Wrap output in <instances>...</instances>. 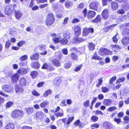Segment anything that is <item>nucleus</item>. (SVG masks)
Wrapping results in <instances>:
<instances>
[{
    "mask_svg": "<svg viewBox=\"0 0 129 129\" xmlns=\"http://www.w3.org/2000/svg\"><path fill=\"white\" fill-rule=\"evenodd\" d=\"M54 17L51 13H49L48 14L46 20V23L48 25H50L53 23L54 21Z\"/></svg>",
    "mask_w": 129,
    "mask_h": 129,
    "instance_id": "nucleus-1",
    "label": "nucleus"
},
{
    "mask_svg": "<svg viewBox=\"0 0 129 129\" xmlns=\"http://www.w3.org/2000/svg\"><path fill=\"white\" fill-rule=\"evenodd\" d=\"M23 115V111L21 110H16L13 111L12 116L14 118L19 119L21 118Z\"/></svg>",
    "mask_w": 129,
    "mask_h": 129,
    "instance_id": "nucleus-2",
    "label": "nucleus"
},
{
    "mask_svg": "<svg viewBox=\"0 0 129 129\" xmlns=\"http://www.w3.org/2000/svg\"><path fill=\"white\" fill-rule=\"evenodd\" d=\"M2 89L5 92H11L14 91L13 87L12 85H6L2 86Z\"/></svg>",
    "mask_w": 129,
    "mask_h": 129,
    "instance_id": "nucleus-3",
    "label": "nucleus"
},
{
    "mask_svg": "<svg viewBox=\"0 0 129 129\" xmlns=\"http://www.w3.org/2000/svg\"><path fill=\"white\" fill-rule=\"evenodd\" d=\"M99 5V3L98 1H93L90 4L89 7L91 9L97 10Z\"/></svg>",
    "mask_w": 129,
    "mask_h": 129,
    "instance_id": "nucleus-4",
    "label": "nucleus"
},
{
    "mask_svg": "<svg viewBox=\"0 0 129 129\" xmlns=\"http://www.w3.org/2000/svg\"><path fill=\"white\" fill-rule=\"evenodd\" d=\"M14 7L12 5L7 6L5 9V13L8 15L10 14L14 10Z\"/></svg>",
    "mask_w": 129,
    "mask_h": 129,
    "instance_id": "nucleus-5",
    "label": "nucleus"
},
{
    "mask_svg": "<svg viewBox=\"0 0 129 129\" xmlns=\"http://www.w3.org/2000/svg\"><path fill=\"white\" fill-rule=\"evenodd\" d=\"M50 36L53 37L52 40L55 43H57L59 42L61 39V37L60 36H57L56 34L54 33L51 34Z\"/></svg>",
    "mask_w": 129,
    "mask_h": 129,
    "instance_id": "nucleus-6",
    "label": "nucleus"
},
{
    "mask_svg": "<svg viewBox=\"0 0 129 129\" xmlns=\"http://www.w3.org/2000/svg\"><path fill=\"white\" fill-rule=\"evenodd\" d=\"M94 29L92 28H85L83 29V35L84 36H86L89 34L90 33H93Z\"/></svg>",
    "mask_w": 129,
    "mask_h": 129,
    "instance_id": "nucleus-7",
    "label": "nucleus"
},
{
    "mask_svg": "<svg viewBox=\"0 0 129 129\" xmlns=\"http://www.w3.org/2000/svg\"><path fill=\"white\" fill-rule=\"evenodd\" d=\"M74 29L75 35L76 36L80 35L81 33V29L79 26L76 25L74 26Z\"/></svg>",
    "mask_w": 129,
    "mask_h": 129,
    "instance_id": "nucleus-8",
    "label": "nucleus"
},
{
    "mask_svg": "<svg viewBox=\"0 0 129 129\" xmlns=\"http://www.w3.org/2000/svg\"><path fill=\"white\" fill-rule=\"evenodd\" d=\"M109 11L108 9H104L103 11L102 15L104 19H107L108 17Z\"/></svg>",
    "mask_w": 129,
    "mask_h": 129,
    "instance_id": "nucleus-9",
    "label": "nucleus"
},
{
    "mask_svg": "<svg viewBox=\"0 0 129 129\" xmlns=\"http://www.w3.org/2000/svg\"><path fill=\"white\" fill-rule=\"evenodd\" d=\"M36 117L38 119H39L41 120H43L44 117L46 116V115L42 111H38L36 113Z\"/></svg>",
    "mask_w": 129,
    "mask_h": 129,
    "instance_id": "nucleus-10",
    "label": "nucleus"
},
{
    "mask_svg": "<svg viewBox=\"0 0 129 129\" xmlns=\"http://www.w3.org/2000/svg\"><path fill=\"white\" fill-rule=\"evenodd\" d=\"M11 81L12 83H16L17 81L19 78V75L17 74L12 75L11 77Z\"/></svg>",
    "mask_w": 129,
    "mask_h": 129,
    "instance_id": "nucleus-11",
    "label": "nucleus"
},
{
    "mask_svg": "<svg viewBox=\"0 0 129 129\" xmlns=\"http://www.w3.org/2000/svg\"><path fill=\"white\" fill-rule=\"evenodd\" d=\"M22 13L19 10H15V16L16 18L20 19L22 16Z\"/></svg>",
    "mask_w": 129,
    "mask_h": 129,
    "instance_id": "nucleus-12",
    "label": "nucleus"
},
{
    "mask_svg": "<svg viewBox=\"0 0 129 129\" xmlns=\"http://www.w3.org/2000/svg\"><path fill=\"white\" fill-rule=\"evenodd\" d=\"M96 14V13L94 11H90L88 13L87 17L88 19H91L94 17Z\"/></svg>",
    "mask_w": 129,
    "mask_h": 129,
    "instance_id": "nucleus-13",
    "label": "nucleus"
},
{
    "mask_svg": "<svg viewBox=\"0 0 129 129\" xmlns=\"http://www.w3.org/2000/svg\"><path fill=\"white\" fill-rule=\"evenodd\" d=\"M121 42L123 45H126L128 44L129 43V36L123 37Z\"/></svg>",
    "mask_w": 129,
    "mask_h": 129,
    "instance_id": "nucleus-14",
    "label": "nucleus"
},
{
    "mask_svg": "<svg viewBox=\"0 0 129 129\" xmlns=\"http://www.w3.org/2000/svg\"><path fill=\"white\" fill-rule=\"evenodd\" d=\"M51 61L53 64L56 66H60V63L59 60L57 59H55L52 60Z\"/></svg>",
    "mask_w": 129,
    "mask_h": 129,
    "instance_id": "nucleus-15",
    "label": "nucleus"
},
{
    "mask_svg": "<svg viewBox=\"0 0 129 129\" xmlns=\"http://www.w3.org/2000/svg\"><path fill=\"white\" fill-rule=\"evenodd\" d=\"M15 86V90L16 93L22 92L24 91L23 87L19 86L17 85H16Z\"/></svg>",
    "mask_w": 129,
    "mask_h": 129,
    "instance_id": "nucleus-16",
    "label": "nucleus"
},
{
    "mask_svg": "<svg viewBox=\"0 0 129 129\" xmlns=\"http://www.w3.org/2000/svg\"><path fill=\"white\" fill-rule=\"evenodd\" d=\"M61 83V80L59 77L56 78L54 81V85L55 86L60 85Z\"/></svg>",
    "mask_w": 129,
    "mask_h": 129,
    "instance_id": "nucleus-17",
    "label": "nucleus"
},
{
    "mask_svg": "<svg viewBox=\"0 0 129 129\" xmlns=\"http://www.w3.org/2000/svg\"><path fill=\"white\" fill-rule=\"evenodd\" d=\"M19 83L20 85L22 86H25L27 84L26 79L24 78H22L20 79Z\"/></svg>",
    "mask_w": 129,
    "mask_h": 129,
    "instance_id": "nucleus-18",
    "label": "nucleus"
},
{
    "mask_svg": "<svg viewBox=\"0 0 129 129\" xmlns=\"http://www.w3.org/2000/svg\"><path fill=\"white\" fill-rule=\"evenodd\" d=\"M18 73L21 74H25L27 73V71L26 69L20 68L18 71Z\"/></svg>",
    "mask_w": 129,
    "mask_h": 129,
    "instance_id": "nucleus-19",
    "label": "nucleus"
},
{
    "mask_svg": "<svg viewBox=\"0 0 129 129\" xmlns=\"http://www.w3.org/2000/svg\"><path fill=\"white\" fill-rule=\"evenodd\" d=\"M14 126L13 124L9 123L4 127V129H14Z\"/></svg>",
    "mask_w": 129,
    "mask_h": 129,
    "instance_id": "nucleus-20",
    "label": "nucleus"
},
{
    "mask_svg": "<svg viewBox=\"0 0 129 129\" xmlns=\"http://www.w3.org/2000/svg\"><path fill=\"white\" fill-rule=\"evenodd\" d=\"M50 66V65H48L46 63H45L42 66V69H49L52 71V70H53V69H52V67Z\"/></svg>",
    "mask_w": 129,
    "mask_h": 129,
    "instance_id": "nucleus-21",
    "label": "nucleus"
},
{
    "mask_svg": "<svg viewBox=\"0 0 129 129\" xmlns=\"http://www.w3.org/2000/svg\"><path fill=\"white\" fill-rule=\"evenodd\" d=\"M84 40L82 38L78 37H75L74 39L73 42L76 43H79Z\"/></svg>",
    "mask_w": 129,
    "mask_h": 129,
    "instance_id": "nucleus-22",
    "label": "nucleus"
},
{
    "mask_svg": "<svg viewBox=\"0 0 129 129\" xmlns=\"http://www.w3.org/2000/svg\"><path fill=\"white\" fill-rule=\"evenodd\" d=\"M112 103V101L110 99H105L103 102V103L106 105H110Z\"/></svg>",
    "mask_w": 129,
    "mask_h": 129,
    "instance_id": "nucleus-23",
    "label": "nucleus"
},
{
    "mask_svg": "<svg viewBox=\"0 0 129 129\" xmlns=\"http://www.w3.org/2000/svg\"><path fill=\"white\" fill-rule=\"evenodd\" d=\"M122 34L124 35H129V29L125 28L123 29L122 31Z\"/></svg>",
    "mask_w": 129,
    "mask_h": 129,
    "instance_id": "nucleus-24",
    "label": "nucleus"
},
{
    "mask_svg": "<svg viewBox=\"0 0 129 129\" xmlns=\"http://www.w3.org/2000/svg\"><path fill=\"white\" fill-rule=\"evenodd\" d=\"M39 54L37 53H35L31 55L30 58L31 60H37L38 59Z\"/></svg>",
    "mask_w": 129,
    "mask_h": 129,
    "instance_id": "nucleus-25",
    "label": "nucleus"
},
{
    "mask_svg": "<svg viewBox=\"0 0 129 129\" xmlns=\"http://www.w3.org/2000/svg\"><path fill=\"white\" fill-rule=\"evenodd\" d=\"M76 125L78 126L81 128L83 127V124L80 122L79 120H77L74 123Z\"/></svg>",
    "mask_w": 129,
    "mask_h": 129,
    "instance_id": "nucleus-26",
    "label": "nucleus"
},
{
    "mask_svg": "<svg viewBox=\"0 0 129 129\" xmlns=\"http://www.w3.org/2000/svg\"><path fill=\"white\" fill-rule=\"evenodd\" d=\"M68 41L67 39L64 38L61 39L60 41V43L63 45H65L68 43Z\"/></svg>",
    "mask_w": 129,
    "mask_h": 129,
    "instance_id": "nucleus-27",
    "label": "nucleus"
},
{
    "mask_svg": "<svg viewBox=\"0 0 129 129\" xmlns=\"http://www.w3.org/2000/svg\"><path fill=\"white\" fill-rule=\"evenodd\" d=\"M112 7L113 10H115L118 7V4L115 2H113L111 3Z\"/></svg>",
    "mask_w": 129,
    "mask_h": 129,
    "instance_id": "nucleus-28",
    "label": "nucleus"
},
{
    "mask_svg": "<svg viewBox=\"0 0 129 129\" xmlns=\"http://www.w3.org/2000/svg\"><path fill=\"white\" fill-rule=\"evenodd\" d=\"M33 67L35 69H38L40 66L38 62H35L32 64Z\"/></svg>",
    "mask_w": 129,
    "mask_h": 129,
    "instance_id": "nucleus-29",
    "label": "nucleus"
},
{
    "mask_svg": "<svg viewBox=\"0 0 129 129\" xmlns=\"http://www.w3.org/2000/svg\"><path fill=\"white\" fill-rule=\"evenodd\" d=\"M49 102L47 100L45 101L42 102L40 105V107L42 108H43L45 107L48 104Z\"/></svg>",
    "mask_w": 129,
    "mask_h": 129,
    "instance_id": "nucleus-30",
    "label": "nucleus"
},
{
    "mask_svg": "<svg viewBox=\"0 0 129 129\" xmlns=\"http://www.w3.org/2000/svg\"><path fill=\"white\" fill-rule=\"evenodd\" d=\"M70 57L72 59L75 60L77 59L78 56L76 54L72 53L71 54Z\"/></svg>",
    "mask_w": 129,
    "mask_h": 129,
    "instance_id": "nucleus-31",
    "label": "nucleus"
},
{
    "mask_svg": "<svg viewBox=\"0 0 129 129\" xmlns=\"http://www.w3.org/2000/svg\"><path fill=\"white\" fill-rule=\"evenodd\" d=\"M88 46L90 50L92 51L94 49L95 46L92 43H90L88 45Z\"/></svg>",
    "mask_w": 129,
    "mask_h": 129,
    "instance_id": "nucleus-32",
    "label": "nucleus"
},
{
    "mask_svg": "<svg viewBox=\"0 0 129 129\" xmlns=\"http://www.w3.org/2000/svg\"><path fill=\"white\" fill-rule=\"evenodd\" d=\"M101 20L100 15H98L95 19L92 20V22L94 23L98 22H100Z\"/></svg>",
    "mask_w": 129,
    "mask_h": 129,
    "instance_id": "nucleus-33",
    "label": "nucleus"
},
{
    "mask_svg": "<svg viewBox=\"0 0 129 129\" xmlns=\"http://www.w3.org/2000/svg\"><path fill=\"white\" fill-rule=\"evenodd\" d=\"M72 5V3L68 0L65 3V7L67 8H69Z\"/></svg>",
    "mask_w": 129,
    "mask_h": 129,
    "instance_id": "nucleus-34",
    "label": "nucleus"
},
{
    "mask_svg": "<svg viewBox=\"0 0 129 129\" xmlns=\"http://www.w3.org/2000/svg\"><path fill=\"white\" fill-rule=\"evenodd\" d=\"M30 75L33 78H35L37 77L38 75V74L36 71H34L32 72L31 74Z\"/></svg>",
    "mask_w": 129,
    "mask_h": 129,
    "instance_id": "nucleus-35",
    "label": "nucleus"
},
{
    "mask_svg": "<svg viewBox=\"0 0 129 129\" xmlns=\"http://www.w3.org/2000/svg\"><path fill=\"white\" fill-rule=\"evenodd\" d=\"M26 110L27 113L28 114H30L33 112V109L32 108H26Z\"/></svg>",
    "mask_w": 129,
    "mask_h": 129,
    "instance_id": "nucleus-36",
    "label": "nucleus"
},
{
    "mask_svg": "<svg viewBox=\"0 0 129 129\" xmlns=\"http://www.w3.org/2000/svg\"><path fill=\"white\" fill-rule=\"evenodd\" d=\"M28 58L27 56L26 55H24L21 56L19 59L21 61H24L26 60Z\"/></svg>",
    "mask_w": 129,
    "mask_h": 129,
    "instance_id": "nucleus-37",
    "label": "nucleus"
},
{
    "mask_svg": "<svg viewBox=\"0 0 129 129\" xmlns=\"http://www.w3.org/2000/svg\"><path fill=\"white\" fill-rule=\"evenodd\" d=\"M102 78L101 77L100 79H98V83L96 85V86L98 87H99L102 84Z\"/></svg>",
    "mask_w": 129,
    "mask_h": 129,
    "instance_id": "nucleus-38",
    "label": "nucleus"
},
{
    "mask_svg": "<svg viewBox=\"0 0 129 129\" xmlns=\"http://www.w3.org/2000/svg\"><path fill=\"white\" fill-rule=\"evenodd\" d=\"M51 93V90H48L44 93V96L46 97L48 95L50 94Z\"/></svg>",
    "mask_w": 129,
    "mask_h": 129,
    "instance_id": "nucleus-39",
    "label": "nucleus"
},
{
    "mask_svg": "<svg viewBox=\"0 0 129 129\" xmlns=\"http://www.w3.org/2000/svg\"><path fill=\"white\" fill-rule=\"evenodd\" d=\"M98 117L97 116H93L91 117V120L95 122L98 120Z\"/></svg>",
    "mask_w": 129,
    "mask_h": 129,
    "instance_id": "nucleus-40",
    "label": "nucleus"
},
{
    "mask_svg": "<svg viewBox=\"0 0 129 129\" xmlns=\"http://www.w3.org/2000/svg\"><path fill=\"white\" fill-rule=\"evenodd\" d=\"M74 119V117H69L68 119V121L67 122V124L68 125Z\"/></svg>",
    "mask_w": 129,
    "mask_h": 129,
    "instance_id": "nucleus-41",
    "label": "nucleus"
},
{
    "mask_svg": "<svg viewBox=\"0 0 129 129\" xmlns=\"http://www.w3.org/2000/svg\"><path fill=\"white\" fill-rule=\"evenodd\" d=\"M13 104V103L12 102H9L6 104V107L7 108H10Z\"/></svg>",
    "mask_w": 129,
    "mask_h": 129,
    "instance_id": "nucleus-42",
    "label": "nucleus"
},
{
    "mask_svg": "<svg viewBox=\"0 0 129 129\" xmlns=\"http://www.w3.org/2000/svg\"><path fill=\"white\" fill-rule=\"evenodd\" d=\"M103 50H104L103 51H104L105 54H111L112 53L111 51L108 50L107 49L105 48V49H103Z\"/></svg>",
    "mask_w": 129,
    "mask_h": 129,
    "instance_id": "nucleus-43",
    "label": "nucleus"
},
{
    "mask_svg": "<svg viewBox=\"0 0 129 129\" xmlns=\"http://www.w3.org/2000/svg\"><path fill=\"white\" fill-rule=\"evenodd\" d=\"M92 58L93 59H95L96 60H100L101 59L100 57L99 56H97V54L96 53H95L94 54V55L92 57Z\"/></svg>",
    "mask_w": 129,
    "mask_h": 129,
    "instance_id": "nucleus-44",
    "label": "nucleus"
},
{
    "mask_svg": "<svg viewBox=\"0 0 129 129\" xmlns=\"http://www.w3.org/2000/svg\"><path fill=\"white\" fill-rule=\"evenodd\" d=\"M64 38H69V33L67 31H65L63 34Z\"/></svg>",
    "mask_w": 129,
    "mask_h": 129,
    "instance_id": "nucleus-45",
    "label": "nucleus"
},
{
    "mask_svg": "<svg viewBox=\"0 0 129 129\" xmlns=\"http://www.w3.org/2000/svg\"><path fill=\"white\" fill-rule=\"evenodd\" d=\"M82 67V64H80L76 67L75 69L74 70L75 72H78L80 70L81 68Z\"/></svg>",
    "mask_w": 129,
    "mask_h": 129,
    "instance_id": "nucleus-46",
    "label": "nucleus"
},
{
    "mask_svg": "<svg viewBox=\"0 0 129 129\" xmlns=\"http://www.w3.org/2000/svg\"><path fill=\"white\" fill-rule=\"evenodd\" d=\"M125 78L124 77L119 78L117 80L116 83H120L124 82L125 80Z\"/></svg>",
    "mask_w": 129,
    "mask_h": 129,
    "instance_id": "nucleus-47",
    "label": "nucleus"
},
{
    "mask_svg": "<svg viewBox=\"0 0 129 129\" xmlns=\"http://www.w3.org/2000/svg\"><path fill=\"white\" fill-rule=\"evenodd\" d=\"M39 48L40 50L43 51L45 49L46 46L44 45H40L39 46Z\"/></svg>",
    "mask_w": 129,
    "mask_h": 129,
    "instance_id": "nucleus-48",
    "label": "nucleus"
},
{
    "mask_svg": "<svg viewBox=\"0 0 129 129\" xmlns=\"http://www.w3.org/2000/svg\"><path fill=\"white\" fill-rule=\"evenodd\" d=\"M116 76H114L111 78L109 80V83L110 84H112L116 80Z\"/></svg>",
    "mask_w": 129,
    "mask_h": 129,
    "instance_id": "nucleus-49",
    "label": "nucleus"
},
{
    "mask_svg": "<svg viewBox=\"0 0 129 129\" xmlns=\"http://www.w3.org/2000/svg\"><path fill=\"white\" fill-rule=\"evenodd\" d=\"M25 43V42L24 41H21L17 44V46L19 47H21Z\"/></svg>",
    "mask_w": 129,
    "mask_h": 129,
    "instance_id": "nucleus-50",
    "label": "nucleus"
},
{
    "mask_svg": "<svg viewBox=\"0 0 129 129\" xmlns=\"http://www.w3.org/2000/svg\"><path fill=\"white\" fill-rule=\"evenodd\" d=\"M117 108L115 106L110 107L108 109L109 111L112 112L115 110Z\"/></svg>",
    "mask_w": 129,
    "mask_h": 129,
    "instance_id": "nucleus-51",
    "label": "nucleus"
},
{
    "mask_svg": "<svg viewBox=\"0 0 129 129\" xmlns=\"http://www.w3.org/2000/svg\"><path fill=\"white\" fill-rule=\"evenodd\" d=\"M114 120L117 124H119L121 122V120L120 118H115L114 119Z\"/></svg>",
    "mask_w": 129,
    "mask_h": 129,
    "instance_id": "nucleus-52",
    "label": "nucleus"
},
{
    "mask_svg": "<svg viewBox=\"0 0 129 129\" xmlns=\"http://www.w3.org/2000/svg\"><path fill=\"white\" fill-rule=\"evenodd\" d=\"M32 94L33 95L36 96H38L40 95V94L35 90L32 92Z\"/></svg>",
    "mask_w": 129,
    "mask_h": 129,
    "instance_id": "nucleus-53",
    "label": "nucleus"
},
{
    "mask_svg": "<svg viewBox=\"0 0 129 129\" xmlns=\"http://www.w3.org/2000/svg\"><path fill=\"white\" fill-rule=\"evenodd\" d=\"M102 92L104 93L107 92L109 91L108 89L106 87H102Z\"/></svg>",
    "mask_w": 129,
    "mask_h": 129,
    "instance_id": "nucleus-54",
    "label": "nucleus"
},
{
    "mask_svg": "<svg viewBox=\"0 0 129 129\" xmlns=\"http://www.w3.org/2000/svg\"><path fill=\"white\" fill-rule=\"evenodd\" d=\"M123 119L125 121V123H127L129 121V117L128 116H125Z\"/></svg>",
    "mask_w": 129,
    "mask_h": 129,
    "instance_id": "nucleus-55",
    "label": "nucleus"
},
{
    "mask_svg": "<svg viewBox=\"0 0 129 129\" xmlns=\"http://www.w3.org/2000/svg\"><path fill=\"white\" fill-rule=\"evenodd\" d=\"M105 49L104 48H103L101 49L100 50V51L99 52V54L101 55H103L104 54H105V53L103 51L104 50L103 49Z\"/></svg>",
    "mask_w": 129,
    "mask_h": 129,
    "instance_id": "nucleus-56",
    "label": "nucleus"
},
{
    "mask_svg": "<svg viewBox=\"0 0 129 129\" xmlns=\"http://www.w3.org/2000/svg\"><path fill=\"white\" fill-rule=\"evenodd\" d=\"M113 40V42L115 43H117L118 41V39L117 38V37H116V36H115L112 38Z\"/></svg>",
    "mask_w": 129,
    "mask_h": 129,
    "instance_id": "nucleus-57",
    "label": "nucleus"
},
{
    "mask_svg": "<svg viewBox=\"0 0 129 129\" xmlns=\"http://www.w3.org/2000/svg\"><path fill=\"white\" fill-rule=\"evenodd\" d=\"M89 101L88 100H87L84 103V106L85 107H89Z\"/></svg>",
    "mask_w": 129,
    "mask_h": 129,
    "instance_id": "nucleus-58",
    "label": "nucleus"
},
{
    "mask_svg": "<svg viewBox=\"0 0 129 129\" xmlns=\"http://www.w3.org/2000/svg\"><path fill=\"white\" fill-rule=\"evenodd\" d=\"M72 64L71 63H66L65 64V67L66 69L69 68L71 66Z\"/></svg>",
    "mask_w": 129,
    "mask_h": 129,
    "instance_id": "nucleus-59",
    "label": "nucleus"
},
{
    "mask_svg": "<svg viewBox=\"0 0 129 129\" xmlns=\"http://www.w3.org/2000/svg\"><path fill=\"white\" fill-rule=\"evenodd\" d=\"M60 105L62 107L64 106L67 105L66 104L64 100H62L61 101V102L60 103Z\"/></svg>",
    "mask_w": 129,
    "mask_h": 129,
    "instance_id": "nucleus-60",
    "label": "nucleus"
},
{
    "mask_svg": "<svg viewBox=\"0 0 129 129\" xmlns=\"http://www.w3.org/2000/svg\"><path fill=\"white\" fill-rule=\"evenodd\" d=\"M95 115L98 114H101L102 115H103L104 114V113L102 112V111L98 110H97L95 112Z\"/></svg>",
    "mask_w": 129,
    "mask_h": 129,
    "instance_id": "nucleus-61",
    "label": "nucleus"
},
{
    "mask_svg": "<svg viewBox=\"0 0 129 129\" xmlns=\"http://www.w3.org/2000/svg\"><path fill=\"white\" fill-rule=\"evenodd\" d=\"M54 114L57 116V117H58L59 116L60 117L62 116L63 114L62 113H55Z\"/></svg>",
    "mask_w": 129,
    "mask_h": 129,
    "instance_id": "nucleus-62",
    "label": "nucleus"
},
{
    "mask_svg": "<svg viewBox=\"0 0 129 129\" xmlns=\"http://www.w3.org/2000/svg\"><path fill=\"white\" fill-rule=\"evenodd\" d=\"M124 116V113L122 112H119L117 115L118 117L119 118H121Z\"/></svg>",
    "mask_w": 129,
    "mask_h": 129,
    "instance_id": "nucleus-63",
    "label": "nucleus"
},
{
    "mask_svg": "<svg viewBox=\"0 0 129 129\" xmlns=\"http://www.w3.org/2000/svg\"><path fill=\"white\" fill-rule=\"evenodd\" d=\"M63 53L65 55H67L68 54L67 49L66 48H64L62 50Z\"/></svg>",
    "mask_w": 129,
    "mask_h": 129,
    "instance_id": "nucleus-64",
    "label": "nucleus"
}]
</instances>
